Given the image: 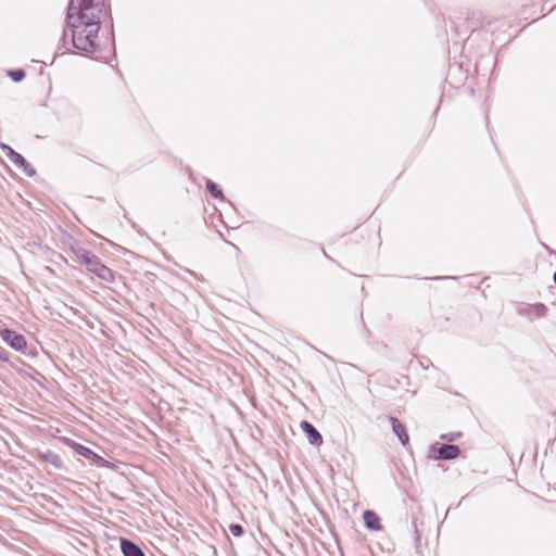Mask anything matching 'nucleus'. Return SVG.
<instances>
[{"label":"nucleus","mask_w":556,"mask_h":556,"mask_svg":"<svg viewBox=\"0 0 556 556\" xmlns=\"http://www.w3.org/2000/svg\"><path fill=\"white\" fill-rule=\"evenodd\" d=\"M106 13L104 0H71L67 10V22L97 23Z\"/></svg>","instance_id":"nucleus-1"},{"label":"nucleus","mask_w":556,"mask_h":556,"mask_svg":"<svg viewBox=\"0 0 556 556\" xmlns=\"http://www.w3.org/2000/svg\"><path fill=\"white\" fill-rule=\"evenodd\" d=\"M67 23L71 26L73 46L81 52L92 53L98 47L100 26L97 23Z\"/></svg>","instance_id":"nucleus-2"},{"label":"nucleus","mask_w":556,"mask_h":556,"mask_svg":"<svg viewBox=\"0 0 556 556\" xmlns=\"http://www.w3.org/2000/svg\"><path fill=\"white\" fill-rule=\"evenodd\" d=\"M71 251L74 255V260L85 265L88 271L94 274L103 281L110 282L113 280L114 276L112 270L103 265L97 255L78 245L72 247Z\"/></svg>","instance_id":"nucleus-3"},{"label":"nucleus","mask_w":556,"mask_h":556,"mask_svg":"<svg viewBox=\"0 0 556 556\" xmlns=\"http://www.w3.org/2000/svg\"><path fill=\"white\" fill-rule=\"evenodd\" d=\"M0 338L15 351L24 352L26 350V339L22 334L9 329L2 320H0Z\"/></svg>","instance_id":"nucleus-4"},{"label":"nucleus","mask_w":556,"mask_h":556,"mask_svg":"<svg viewBox=\"0 0 556 556\" xmlns=\"http://www.w3.org/2000/svg\"><path fill=\"white\" fill-rule=\"evenodd\" d=\"M517 313L530 320L542 318L547 313V307L542 303L536 304H520L517 307Z\"/></svg>","instance_id":"nucleus-5"},{"label":"nucleus","mask_w":556,"mask_h":556,"mask_svg":"<svg viewBox=\"0 0 556 556\" xmlns=\"http://www.w3.org/2000/svg\"><path fill=\"white\" fill-rule=\"evenodd\" d=\"M432 456L437 459H454L459 455V447L456 445H433L431 447Z\"/></svg>","instance_id":"nucleus-6"},{"label":"nucleus","mask_w":556,"mask_h":556,"mask_svg":"<svg viewBox=\"0 0 556 556\" xmlns=\"http://www.w3.org/2000/svg\"><path fill=\"white\" fill-rule=\"evenodd\" d=\"M2 150L5 152L10 161L17 167L23 168V170L28 176H33L35 174V170L33 168H29V164L20 153L15 152L12 148L5 144H2Z\"/></svg>","instance_id":"nucleus-7"},{"label":"nucleus","mask_w":556,"mask_h":556,"mask_svg":"<svg viewBox=\"0 0 556 556\" xmlns=\"http://www.w3.org/2000/svg\"><path fill=\"white\" fill-rule=\"evenodd\" d=\"M301 428L307 437V440L313 445H320L323 443V438L320 433L316 430V428L309 424L308 421H302Z\"/></svg>","instance_id":"nucleus-8"},{"label":"nucleus","mask_w":556,"mask_h":556,"mask_svg":"<svg viewBox=\"0 0 556 556\" xmlns=\"http://www.w3.org/2000/svg\"><path fill=\"white\" fill-rule=\"evenodd\" d=\"M121 548L124 556H144V553L137 544L126 539H122Z\"/></svg>","instance_id":"nucleus-9"},{"label":"nucleus","mask_w":556,"mask_h":556,"mask_svg":"<svg viewBox=\"0 0 556 556\" xmlns=\"http://www.w3.org/2000/svg\"><path fill=\"white\" fill-rule=\"evenodd\" d=\"M390 421L392 425V430L394 434L399 438L403 445L408 443V434L406 433L404 425H402L396 418L390 417Z\"/></svg>","instance_id":"nucleus-10"},{"label":"nucleus","mask_w":556,"mask_h":556,"mask_svg":"<svg viewBox=\"0 0 556 556\" xmlns=\"http://www.w3.org/2000/svg\"><path fill=\"white\" fill-rule=\"evenodd\" d=\"M363 518H364L365 525L368 529L374 530V531H378L381 529L380 518L378 517V515L376 513H374L371 510H366L363 515Z\"/></svg>","instance_id":"nucleus-11"},{"label":"nucleus","mask_w":556,"mask_h":556,"mask_svg":"<svg viewBox=\"0 0 556 556\" xmlns=\"http://www.w3.org/2000/svg\"><path fill=\"white\" fill-rule=\"evenodd\" d=\"M206 188L214 198L223 199V192L220 188L212 180H206Z\"/></svg>","instance_id":"nucleus-12"},{"label":"nucleus","mask_w":556,"mask_h":556,"mask_svg":"<svg viewBox=\"0 0 556 556\" xmlns=\"http://www.w3.org/2000/svg\"><path fill=\"white\" fill-rule=\"evenodd\" d=\"M229 531L235 536H240L243 533V529H242V527L240 525H230Z\"/></svg>","instance_id":"nucleus-13"},{"label":"nucleus","mask_w":556,"mask_h":556,"mask_svg":"<svg viewBox=\"0 0 556 556\" xmlns=\"http://www.w3.org/2000/svg\"><path fill=\"white\" fill-rule=\"evenodd\" d=\"M10 75L14 81H21L25 77L24 71L10 72Z\"/></svg>","instance_id":"nucleus-14"},{"label":"nucleus","mask_w":556,"mask_h":556,"mask_svg":"<svg viewBox=\"0 0 556 556\" xmlns=\"http://www.w3.org/2000/svg\"><path fill=\"white\" fill-rule=\"evenodd\" d=\"M47 459L52 464L54 465L55 467H59L60 464H61V459L58 455L55 454H50Z\"/></svg>","instance_id":"nucleus-15"},{"label":"nucleus","mask_w":556,"mask_h":556,"mask_svg":"<svg viewBox=\"0 0 556 556\" xmlns=\"http://www.w3.org/2000/svg\"><path fill=\"white\" fill-rule=\"evenodd\" d=\"M0 361H8L5 352L0 348Z\"/></svg>","instance_id":"nucleus-16"},{"label":"nucleus","mask_w":556,"mask_h":556,"mask_svg":"<svg viewBox=\"0 0 556 556\" xmlns=\"http://www.w3.org/2000/svg\"><path fill=\"white\" fill-rule=\"evenodd\" d=\"M457 437H459V434H456V435L451 434L450 437L444 435V437H442V438H443V439H446V440H448V441H454Z\"/></svg>","instance_id":"nucleus-17"},{"label":"nucleus","mask_w":556,"mask_h":556,"mask_svg":"<svg viewBox=\"0 0 556 556\" xmlns=\"http://www.w3.org/2000/svg\"><path fill=\"white\" fill-rule=\"evenodd\" d=\"M83 450H84V451H83V455H86V452H88V453L90 452V451H89L88 448H86V447H83Z\"/></svg>","instance_id":"nucleus-18"},{"label":"nucleus","mask_w":556,"mask_h":556,"mask_svg":"<svg viewBox=\"0 0 556 556\" xmlns=\"http://www.w3.org/2000/svg\"><path fill=\"white\" fill-rule=\"evenodd\" d=\"M83 450H84V451H83V455H86V452H88V453L90 452V451H89L88 448H86V447H83Z\"/></svg>","instance_id":"nucleus-19"},{"label":"nucleus","mask_w":556,"mask_h":556,"mask_svg":"<svg viewBox=\"0 0 556 556\" xmlns=\"http://www.w3.org/2000/svg\"><path fill=\"white\" fill-rule=\"evenodd\" d=\"M83 450H84V451H83V455H86V452H88V453L90 452V451H89L88 448H86V447H83Z\"/></svg>","instance_id":"nucleus-20"},{"label":"nucleus","mask_w":556,"mask_h":556,"mask_svg":"<svg viewBox=\"0 0 556 556\" xmlns=\"http://www.w3.org/2000/svg\"><path fill=\"white\" fill-rule=\"evenodd\" d=\"M553 278H554V282L556 285V271L554 273V277Z\"/></svg>","instance_id":"nucleus-21"}]
</instances>
